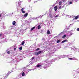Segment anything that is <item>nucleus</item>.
<instances>
[{
	"label": "nucleus",
	"instance_id": "obj_14",
	"mask_svg": "<svg viewBox=\"0 0 79 79\" xmlns=\"http://www.w3.org/2000/svg\"><path fill=\"white\" fill-rule=\"evenodd\" d=\"M25 43V42H24V41H23L22 42V44H21L22 45H24V44Z\"/></svg>",
	"mask_w": 79,
	"mask_h": 79
},
{
	"label": "nucleus",
	"instance_id": "obj_10",
	"mask_svg": "<svg viewBox=\"0 0 79 79\" xmlns=\"http://www.w3.org/2000/svg\"><path fill=\"white\" fill-rule=\"evenodd\" d=\"M35 27H34L31 29V31H33V30H34V29H35Z\"/></svg>",
	"mask_w": 79,
	"mask_h": 79
},
{
	"label": "nucleus",
	"instance_id": "obj_22",
	"mask_svg": "<svg viewBox=\"0 0 79 79\" xmlns=\"http://www.w3.org/2000/svg\"><path fill=\"white\" fill-rule=\"evenodd\" d=\"M73 4V2H69V4Z\"/></svg>",
	"mask_w": 79,
	"mask_h": 79
},
{
	"label": "nucleus",
	"instance_id": "obj_12",
	"mask_svg": "<svg viewBox=\"0 0 79 79\" xmlns=\"http://www.w3.org/2000/svg\"><path fill=\"white\" fill-rule=\"evenodd\" d=\"M66 37V35H63V36L62 37V38H65V37Z\"/></svg>",
	"mask_w": 79,
	"mask_h": 79
},
{
	"label": "nucleus",
	"instance_id": "obj_25",
	"mask_svg": "<svg viewBox=\"0 0 79 79\" xmlns=\"http://www.w3.org/2000/svg\"><path fill=\"white\" fill-rule=\"evenodd\" d=\"M77 31H79V28H77Z\"/></svg>",
	"mask_w": 79,
	"mask_h": 79
},
{
	"label": "nucleus",
	"instance_id": "obj_21",
	"mask_svg": "<svg viewBox=\"0 0 79 79\" xmlns=\"http://www.w3.org/2000/svg\"><path fill=\"white\" fill-rule=\"evenodd\" d=\"M34 58H35V57H32L31 59V60H34Z\"/></svg>",
	"mask_w": 79,
	"mask_h": 79
},
{
	"label": "nucleus",
	"instance_id": "obj_27",
	"mask_svg": "<svg viewBox=\"0 0 79 79\" xmlns=\"http://www.w3.org/2000/svg\"><path fill=\"white\" fill-rule=\"evenodd\" d=\"M2 33H1L0 34V36H2Z\"/></svg>",
	"mask_w": 79,
	"mask_h": 79
},
{
	"label": "nucleus",
	"instance_id": "obj_7",
	"mask_svg": "<svg viewBox=\"0 0 79 79\" xmlns=\"http://www.w3.org/2000/svg\"><path fill=\"white\" fill-rule=\"evenodd\" d=\"M15 24H16V21H13V22H12L13 25L14 26H15Z\"/></svg>",
	"mask_w": 79,
	"mask_h": 79
},
{
	"label": "nucleus",
	"instance_id": "obj_9",
	"mask_svg": "<svg viewBox=\"0 0 79 79\" xmlns=\"http://www.w3.org/2000/svg\"><path fill=\"white\" fill-rule=\"evenodd\" d=\"M9 75H10V74H9V73H7V74L6 75V76H5V77H6H6H7L8 76H9Z\"/></svg>",
	"mask_w": 79,
	"mask_h": 79
},
{
	"label": "nucleus",
	"instance_id": "obj_20",
	"mask_svg": "<svg viewBox=\"0 0 79 79\" xmlns=\"http://www.w3.org/2000/svg\"><path fill=\"white\" fill-rule=\"evenodd\" d=\"M69 60H73V58H69Z\"/></svg>",
	"mask_w": 79,
	"mask_h": 79
},
{
	"label": "nucleus",
	"instance_id": "obj_3",
	"mask_svg": "<svg viewBox=\"0 0 79 79\" xmlns=\"http://www.w3.org/2000/svg\"><path fill=\"white\" fill-rule=\"evenodd\" d=\"M24 8H22V9H21V11L22 13H26V11H24Z\"/></svg>",
	"mask_w": 79,
	"mask_h": 79
},
{
	"label": "nucleus",
	"instance_id": "obj_8",
	"mask_svg": "<svg viewBox=\"0 0 79 79\" xmlns=\"http://www.w3.org/2000/svg\"><path fill=\"white\" fill-rule=\"evenodd\" d=\"M47 33L48 34H51V33L50 32V31L48 30L47 31Z\"/></svg>",
	"mask_w": 79,
	"mask_h": 79
},
{
	"label": "nucleus",
	"instance_id": "obj_1",
	"mask_svg": "<svg viewBox=\"0 0 79 79\" xmlns=\"http://www.w3.org/2000/svg\"><path fill=\"white\" fill-rule=\"evenodd\" d=\"M41 53H42V51H40L39 52H35V55L36 56H37V55H39Z\"/></svg>",
	"mask_w": 79,
	"mask_h": 79
},
{
	"label": "nucleus",
	"instance_id": "obj_15",
	"mask_svg": "<svg viewBox=\"0 0 79 79\" xmlns=\"http://www.w3.org/2000/svg\"><path fill=\"white\" fill-rule=\"evenodd\" d=\"M62 3V2H61V1L59 3V5H61V4Z\"/></svg>",
	"mask_w": 79,
	"mask_h": 79
},
{
	"label": "nucleus",
	"instance_id": "obj_13",
	"mask_svg": "<svg viewBox=\"0 0 79 79\" xmlns=\"http://www.w3.org/2000/svg\"><path fill=\"white\" fill-rule=\"evenodd\" d=\"M22 76H25V73H24V72H23L22 75Z\"/></svg>",
	"mask_w": 79,
	"mask_h": 79
},
{
	"label": "nucleus",
	"instance_id": "obj_29",
	"mask_svg": "<svg viewBox=\"0 0 79 79\" xmlns=\"http://www.w3.org/2000/svg\"><path fill=\"white\" fill-rule=\"evenodd\" d=\"M57 17H58V15H56L55 16V18H56Z\"/></svg>",
	"mask_w": 79,
	"mask_h": 79
},
{
	"label": "nucleus",
	"instance_id": "obj_31",
	"mask_svg": "<svg viewBox=\"0 0 79 79\" xmlns=\"http://www.w3.org/2000/svg\"><path fill=\"white\" fill-rule=\"evenodd\" d=\"M42 40H44V38H43V39H42Z\"/></svg>",
	"mask_w": 79,
	"mask_h": 79
},
{
	"label": "nucleus",
	"instance_id": "obj_4",
	"mask_svg": "<svg viewBox=\"0 0 79 79\" xmlns=\"http://www.w3.org/2000/svg\"><path fill=\"white\" fill-rule=\"evenodd\" d=\"M68 42V40H64L61 42V43L62 44H63V43H64V42Z\"/></svg>",
	"mask_w": 79,
	"mask_h": 79
},
{
	"label": "nucleus",
	"instance_id": "obj_17",
	"mask_svg": "<svg viewBox=\"0 0 79 79\" xmlns=\"http://www.w3.org/2000/svg\"><path fill=\"white\" fill-rule=\"evenodd\" d=\"M22 48H23V47H21L19 48V49L20 50H22Z\"/></svg>",
	"mask_w": 79,
	"mask_h": 79
},
{
	"label": "nucleus",
	"instance_id": "obj_2",
	"mask_svg": "<svg viewBox=\"0 0 79 79\" xmlns=\"http://www.w3.org/2000/svg\"><path fill=\"white\" fill-rule=\"evenodd\" d=\"M58 9V7L57 6H55L54 8V10L55 11H56L57 9Z\"/></svg>",
	"mask_w": 79,
	"mask_h": 79
},
{
	"label": "nucleus",
	"instance_id": "obj_28",
	"mask_svg": "<svg viewBox=\"0 0 79 79\" xmlns=\"http://www.w3.org/2000/svg\"><path fill=\"white\" fill-rule=\"evenodd\" d=\"M59 9H61V6H60L59 7Z\"/></svg>",
	"mask_w": 79,
	"mask_h": 79
},
{
	"label": "nucleus",
	"instance_id": "obj_19",
	"mask_svg": "<svg viewBox=\"0 0 79 79\" xmlns=\"http://www.w3.org/2000/svg\"><path fill=\"white\" fill-rule=\"evenodd\" d=\"M10 52L9 51H8L7 52V54H10Z\"/></svg>",
	"mask_w": 79,
	"mask_h": 79
},
{
	"label": "nucleus",
	"instance_id": "obj_18",
	"mask_svg": "<svg viewBox=\"0 0 79 79\" xmlns=\"http://www.w3.org/2000/svg\"><path fill=\"white\" fill-rule=\"evenodd\" d=\"M60 42V40H57V42H56L57 43H59Z\"/></svg>",
	"mask_w": 79,
	"mask_h": 79
},
{
	"label": "nucleus",
	"instance_id": "obj_24",
	"mask_svg": "<svg viewBox=\"0 0 79 79\" xmlns=\"http://www.w3.org/2000/svg\"><path fill=\"white\" fill-rule=\"evenodd\" d=\"M39 50V48H38L36 49V51H38V50Z\"/></svg>",
	"mask_w": 79,
	"mask_h": 79
},
{
	"label": "nucleus",
	"instance_id": "obj_11",
	"mask_svg": "<svg viewBox=\"0 0 79 79\" xmlns=\"http://www.w3.org/2000/svg\"><path fill=\"white\" fill-rule=\"evenodd\" d=\"M40 28H41V27L40 26V25H39L38 27V29H40Z\"/></svg>",
	"mask_w": 79,
	"mask_h": 79
},
{
	"label": "nucleus",
	"instance_id": "obj_23",
	"mask_svg": "<svg viewBox=\"0 0 79 79\" xmlns=\"http://www.w3.org/2000/svg\"><path fill=\"white\" fill-rule=\"evenodd\" d=\"M50 17L51 19H52V17H53V16H52V15H50Z\"/></svg>",
	"mask_w": 79,
	"mask_h": 79
},
{
	"label": "nucleus",
	"instance_id": "obj_5",
	"mask_svg": "<svg viewBox=\"0 0 79 79\" xmlns=\"http://www.w3.org/2000/svg\"><path fill=\"white\" fill-rule=\"evenodd\" d=\"M28 15V13H26L25 14L23 15L24 17H25V18H26L27 16V15Z\"/></svg>",
	"mask_w": 79,
	"mask_h": 79
},
{
	"label": "nucleus",
	"instance_id": "obj_16",
	"mask_svg": "<svg viewBox=\"0 0 79 79\" xmlns=\"http://www.w3.org/2000/svg\"><path fill=\"white\" fill-rule=\"evenodd\" d=\"M40 66H41V65L40 64H37L36 65V67H40Z\"/></svg>",
	"mask_w": 79,
	"mask_h": 79
},
{
	"label": "nucleus",
	"instance_id": "obj_30",
	"mask_svg": "<svg viewBox=\"0 0 79 79\" xmlns=\"http://www.w3.org/2000/svg\"><path fill=\"white\" fill-rule=\"evenodd\" d=\"M62 1H63V2H65V0H62Z\"/></svg>",
	"mask_w": 79,
	"mask_h": 79
},
{
	"label": "nucleus",
	"instance_id": "obj_6",
	"mask_svg": "<svg viewBox=\"0 0 79 79\" xmlns=\"http://www.w3.org/2000/svg\"><path fill=\"white\" fill-rule=\"evenodd\" d=\"M73 18H75V19H77L79 18V16H74Z\"/></svg>",
	"mask_w": 79,
	"mask_h": 79
},
{
	"label": "nucleus",
	"instance_id": "obj_26",
	"mask_svg": "<svg viewBox=\"0 0 79 79\" xmlns=\"http://www.w3.org/2000/svg\"><path fill=\"white\" fill-rule=\"evenodd\" d=\"M14 50L15 51L16 50V48H14Z\"/></svg>",
	"mask_w": 79,
	"mask_h": 79
},
{
	"label": "nucleus",
	"instance_id": "obj_32",
	"mask_svg": "<svg viewBox=\"0 0 79 79\" xmlns=\"http://www.w3.org/2000/svg\"><path fill=\"white\" fill-rule=\"evenodd\" d=\"M1 17V15H0V17Z\"/></svg>",
	"mask_w": 79,
	"mask_h": 79
}]
</instances>
